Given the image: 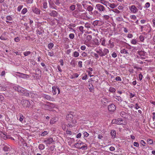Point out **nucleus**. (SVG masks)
I'll list each match as a JSON object with an SVG mask.
<instances>
[{
    "mask_svg": "<svg viewBox=\"0 0 155 155\" xmlns=\"http://www.w3.org/2000/svg\"><path fill=\"white\" fill-rule=\"evenodd\" d=\"M77 121L74 119L71 121H68V123L66 125L67 127L72 128L75 127L77 124Z\"/></svg>",
    "mask_w": 155,
    "mask_h": 155,
    "instance_id": "1",
    "label": "nucleus"
},
{
    "mask_svg": "<svg viewBox=\"0 0 155 155\" xmlns=\"http://www.w3.org/2000/svg\"><path fill=\"white\" fill-rule=\"evenodd\" d=\"M95 9L101 13L104 12L106 9L104 6L100 4H97L96 5Z\"/></svg>",
    "mask_w": 155,
    "mask_h": 155,
    "instance_id": "2",
    "label": "nucleus"
},
{
    "mask_svg": "<svg viewBox=\"0 0 155 155\" xmlns=\"http://www.w3.org/2000/svg\"><path fill=\"white\" fill-rule=\"evenodd\" d=\"M112 122L114 124H123L124 121L123 119L121 118H118L117 119L113 120Z\"/></svg>",
    "mask_w": 155,
    "mask_h": 155,
    "instance_id": "3",
    "label": "nucleus"
},
{
    "mask_svg": "<svg viewBox=\"0 0 155 155\" xmlns=\"http://www.w3.org/2000/svg\"><path fill=\"white\" fill-rule=\"evenodd\" d=\"M54 141L52 137H49L45 138L43 141V143H45L47 146L52 143Z\"/></svg>",
    "mask_w": 155,
    "mask_h": 155,
    "instance_id": "4",
    "label": "nucleus"
},
{
    "mask_svg": "<svg viewBox=\"0 0 155 155\" xmlns=\"http://www.w3.org/2000/svg\"><path fill=\"white\" fill-rule=\"evenodd\" d=\"M55 106L54 104L49 102L47 104H45V108L49 110H51L52 108H54Z\"/></svg>",
    "mask_w": 155,
    "mask_h": 155,
    "instance_id": "5",
    "label": "nucleus"
},
{
    "mask_svg": "<svg viewBox=\"0 0 155 155\" xmlns=\"http://www.w3.org/2000/svg\"><path fill=\"white\" fill-rule=\"evenodd\" d=\"M17 74H19L20 75H18V77L23 79H28L30 78V76L29 75L24 74L20 72H17Z\"/></svg>",
    "mask_w": 155,
    "mask_h": 155,
    "instance_id": "6",
    "label": "nucleus"
},
{
    "mask_svg": "<svg viewBox=\"0 0 155 155\" xmlns=\"http://www.w3.org/2000/svg\"><path fill=\"white\" fill-rule=\"evenodd\" d=\"M42 96L45 99H47L48 101H54V99L53 97H51L50 96L46 94H42Z\"/></svg>",
    "mask_w": 155,
    "mask_h": 155,
    "instance_id": "7",
    "label": "nucleus"
},
{
    "mask_svg": "<svg viewBox=\"0 0 155 155\" xmlns=\"http://www.w3.org/2000/svg\"><path fill=\"white\" fill-rule=\"evenodd\" d=\"M129 8L130 11L133 13H136L138 10L135 6L134 5L130 6Z\"/></svg>",
    "mask_w": 155,
    "mask_h": 155,
    "instance_id": "8",
    "label": "nucleus"
},
{
    "mask_svg": "<svg viewBox=\"0 0 155 155\" xmlns=\"http://www.w3.org/2000/svg\"><path fill=\"white\" fill-rule=\"evenodd\" d=\"M21 103L24 107H29L30 105L29 102L27 100H22Z\"/></svg>",
    "mask_w": 155,
    "mask_h": 155,
    "instance_id": "9",
    "label": "nucleus"
},
{
    "mask_svg": "<svg viewBox=\"0 0 155 155\" xmlns=\"http://www.w3.org/2000/svg\"><path fill=\"white\" fill-rule=\"evenodd\" d=\"M84 143L80 140L78 141V142L74 144V146L76 148L80 149L81 146L84 144Z\"/></svg>",
    "mask_w": 155,
    "mask_h": 155,
    "instance_id": "10",
    "label": "nucleus"
},
{
    "mask_svg": "<svg viewBox=\"0 0 155 155\" xmlns=\"http://www.w3.org/2000/svg\"><path fill=\"white\" fill-rule=\"evenodd\" d=\"M108 109L110 112H114L116 109V107L114 104H111L108 106Z\"/></svg>",
    "mask_w": 155,
    "mask_h": 155,
    "instance_id": "11",
    "label": "nucleus"
},
{
    "mask_svg": "<svg viewBox=\"0 0 155 155\" xmlns=\"http://www.w3.org/2000/svg\"><path fill=\"white\" fill-rule=\"evenodd\" d=\"M19 93L21 95H24L26 96H28L29 95L28 91L24 88H23V89H22Z\"/></svg>",
    "mask_w": 155,
    "mask_h": 155,
    "instance_id": "12",
    "label": "nucleus"
},
{
    "mask_svg": "<svg viewBox=\"0 0 155 155\" xmlns=\"http://www.w3.org/2000/svg\"><path fill=\"white\" fill-rule=\"evenodd\" d=\"M52 91L54 95L56 94L57 93V91L58 92V94H59L60 93V89L59 88L55 86H53L52 87Z\"/></svg>",
    "mask_w": 155,
    "mask_h": 155,
    "instance_id": "13",
    "label": "nucleus"
},
{
    "mask_svg": "<svg viewBox=\"0 0 155 155\" xmlns=\"http://www.w3.org/2000/svg\"><path fill=\"white\" fill-rule=\"evenodd\" d=\"M101 102L103 105L106 106L108 104V101L107 98L104 97L101 100Z\"/></svg>",
    "mask_w": 155,
    "mask_h": 155,
    "instance_id": "14",
    "label": "nucleus"
},
{
    "mask_svg": "<svg viewBox=\"0 0 155 155\" xmlns=\"http://www.w3.org/2000/svg\"><path fill=\"white\" fill-rule=\"evenodd\" d=\"M96 50L97 53L98 54V55L101 57H103V51L102 48H99L97 50L96 48Z\"/></svg>",
    "mask_w": 155,
    "mask_h": 155,
    "instance_id": "15",
    "label": "nucleus"
},
{
    "mask_svg": "<svg viewBox=\"0 0 155 155\" xmlns=\"http://www.w3.org/2000/svg\"><path fill=\"white\" fill-rule=\"evenodd\" d=\"M58 14L57 12L54 10H53L49 14V15L51 16L56 17L57 16Z\"/></svg>",
    "mask_w": 155,
    "mask_h": 155,
    "instance_id": "16",
    "label": "nucleus"
},
{
    "mask_svg": "<svg viewBox=\"0 0 155 155\" xmlns=\"http://www.w3.org/2000/svg\"><path fill=\"white\" fill-rule=\"evenodd\" d=\"M73 116L71 114H69L67 115L66 119L68 121H71L73 120Z\"/></svg>",
    "mask_w": 155,
    "mask_h": 155,
    "instance_id": "17",
    "label": "nucleus"
},
{
    "mask_svg": "<svg viewBox=\"0 0 155 155\" xmlns=\"http://www.w3.org/2000/svg\"><path fill=\"white\" fill-rule=\"evenodd\" d=\"M13 88L15 90L18 91L19 93L22 90V89H23V87L18 85L14 87Z\"/></svg>",
    "mask_w": 155,
    "mask_h": 155,
    "instance_id": "18",
    "label": "nucleus"
},
{
    "mask_svg": "<svg viewBox=\"0 0 155 155\" xmlns=\"http://www.w3.org/2000/svg\"><path fill=\"white\" fill-rule=\"evenodd\" d=\"M13 88L15 90L18 91L19 93L22 90V89H23V87L18 85L14 87Z\"/></svg>",
    "mask_w": 155,
    "mask_h": 155,
    "instance_id": "19",
    "label": "nucleus"
},
{
    "mask_svg": "<svg viewBox=\"0 0 155 155\" xmlns=\"http://www.w3.org/2000/svg\"><path fill=\"white\" fill-rule=\"evenodd\" d=\"M101 21H100L95 20L94 21L93 23V25L94 26H101Z\"/></svg>",
    "mask_w": 155,
    "mask_h": 155,
    "instance_id": "20",
    "label": "nucleus"
},
{
    "mask_svg": "<svg viewBox=\"0 0 155 155\" xmlns=\"http://www.w3.org/2000/svg\"><path fill=\"white\" fill-rule=\"evenodd\" d=\"M33 12L36 14H39L40 13V10L37 8L34 7L32 8Z\"/></svg>",
    "mask_w": 155,
    "mask_h": 155,
    "instance_id": "21",
    "label": "nucleus"
},
{
    "mask_svg": "<svg viewBox=\"0 0 155 155\" xmlns=\"http://www.w3.org/2000/svg\"><path fill=\"white\" fill-rule=\"evenodd\" d=\"M120 114L121 117L124 118H126L127 116V113L123 111H121L120 112Z\"/></svg>",
    "mask_w": 155,
    "mask_h": 155,
    "instance_id": "22",
    "label": "nucleus"
},
{
    "mask_svg": "<svg viewBox=\"0 0 155 155\" xmlns=\"http://www.w3.org/2000/svg\"><path fill=\"white\" fill-rule=\"evenodd\" d=\"M49 7L50 8H52L56 9L55 8V7H56L54 4L53 3V2H52L51 1H49Z\"/></svg>",
    "mask_w": 155,
    "mask_h": 155,
    "instance_id": "23",
    "label": "nucleus"
},
{
    "mask_svg": "<svg viewBox=\"0 0 155 155\" xmlns=\"http://www.w3.org/2000/svg\"><path fill=\"white\" fill-rule=\"evenodd\" d=\"M99 2L105 5L106 6H107V4L108 3V2L105 0H100Z\"/></svg>",
    "mask_w": 155,
    "mask_h": 155,
    "instance_id": "24",
    "label": "nucleus"
},
{
    "mask_svg": "<svg viewBox=\"0 0 155 155\" xmlns=\"http://www.w3.org/2000/svg\"><path fill=\"white\" fill-rule=\"evenodd\" d=\"M58 120V118L57 117H54L52 118L51 120L50 123L51 124H54Z\"/></svg>",
    "mask_w": 155,
    "mask_h": 155,
    "instance_id": "25",
    "label": "nucleus"
},
{
    "mask_svg": "<svg viewBox=\"0 0 155 155\" xmlns=\"http://www.w3.org/2000/svg\"><path fill=\"white\" fill-rule=\"evenodd\" d=\"M103 51V57L106 55L107 54L109 53V50L106 48H104Z\"/></svg>",
    "mask_w": 155,
    "mask_h": 155,
    "instance_id": "26",
    "label": "nucleus"
},
{
    "mask_svg": "<svg viewBox=\"0 0 155 155\" xmlns=\"http://www.w3.org/2000/svg\"><path fill=\"white\" fill-rule=\"evenodd\" d=\"M116 131L114 130H111V135L113 138H114L116 137Z\"/></svg>",
    "mask_w": 155,
    "mask_h": 155,
    "instance_id": "27",
    "label": "nucleus"
},
{
    "mask_svg": "<svg viewBox=\"0 0 155 155\" xmlns=\"http://www.w3.org/2000/svg\"><path fill=\"white\" fill-rule=\"evenodd\" d=\"M70 64L73 67H75L76 64V62L74 59H72L70 62Z\"/></svg>",
    "mask_w": 155,
    "mask_h": 155,
    "instance_id": "28",
    "label": "nucleus"
},
{
    "mask_svg": "<svg viewBox=\"0 0 155 155\" xmlns=\"http://www.w3.org/2000/svg\"><path fill=\"white\" fill-rule=\"evenodd\" d=\"M19 115L20 117V118L19 119V120L21 123H22V121H23L24 119V117L23 115L21 114H19Z\"/></svg>",
    "mask_w": 155,
    "mask_h": 155,
    "instance_id": "29",
    "label": "nucleus"
},
{
    "mask_svg": "<svg viewBox=\"0 0 155 155\" xmlns=\"http://www.w3.org/2000/svg\"><path fill=\"white\" fill-rule=\"evenodd\" d=\"M92 39V36L91 35H87L86 37L85 42H87L90 41Z\"/></svg>",
    "mask_w": 155,
    "mask_h": 155,
    "instance_id": "30",
    "label": "nucleus"
},
{
    "mask_svg": "<svg viewBox=\"0 0 155 155\" xmlns=\"http://www.w3.org/2000/svg\"><path fill=\"white\" fill-rule=\"evenodd\" d=\"M107 6H109L112 8H114L116 7L114 3H110L109 2L107 4Z\"/></svg>",
    "mask_w": 155,
    "mask_h": 155,
    "instance_id": "31",
    "label": "nucleus"
},
{
    "mask_svg": "<svg viewBox=\"0 0 155 155\" xmlns=\"http://www.w3.org/2000/svg\"><path fill=\"white\" fill-rule=\"evenodd\" d=\"M91 53L94 55V56H93V57H94L97 60L99 58V56L97 53H96L94 52H92Z\"/></svg>",
    "mask_w": 155,
    "mask_h": 155,
    "instance_id": "32",
    "label": "nucleus"
},
{
    "mask_svg": "<svg viewBox=\"0 0 155 155\" xmlns=\"http://www.w3.org/2000/svg\"><path fill=\"white\" fill-rule=\"evenodd\" d=\"M45 146L44 144H41L38 145V148L40 150H44L45 148Z\"/></svg>",
    "mask_w": 155,
    "mask_h": 155,
    "instance_id": "33",
    "label": "nucleus"
},
{
    "mask_svg": "<svg viewBox=\"0 0 155 155\" xmlns=\"http://www.w3.org/2000/svg\"><path fill=\"white\" fill-rule=\"evenodd\" d=\"M109 11H113L117 14H119L120 13V12L117 8L110 9Z\"/></svg>",
    "mask_w": 155,
    "mask_h": 155,
    "instance_id": "34",
    "label": "nucleus"
},
{
    "mask_svg": "<svg viewBox=\"0 0 155 155\" xmlns=\"http://www.w3.org/2000/svg\"><path fill=\"white\" fill-rule=\"evenodd\" d=\"M72 55L74 57L77 58L79 56V54L78 52L75 51L73 52Z\"/></svg>",
    "mask_w": 155,
    "mask_h": 155,
    "instance_id": "35",
    "label": "nucleus"
},
{
    "mask_svg": "<svg viewBox=\"0 0 155 155\" xmlns=\"http://www.w3.org/2000/svg\"><path fill=\"white\" fill-rule=\"evenodd\" d=\"M75 27V25L74 24H70L68 26V28L70 30H74L72 28H74Z\"/></svg>",
    "mask_w": 155,
    "mask_h": 155,
    "instance_id": "36",
    "label": "nucleus"
},
{
    "mask_svg": "<svg viewBox=\"0 0 155 155\" xmlns=\"http://www.w3.org/2000/svg\"><path fill=\"white\" fill-rule=\"evenodd\" d=\"M109 46L110 48H112L114 47V42H112L110 40L109 41Z\"/></svg>",
    "mask_w": 155,
    "mask_h": 155,
    "instance_id": "37",
    "label": "nucleus"
},
{
    "mask_svg": "<svg viewBox=\"0 0 155 155\" xmlns=\"http://www.w3.org/2000/svg\"><path fill=\"white\" fill-rule=\"evenodd\" d=\"M83 15L84 16H86L87 18L90 19L92 18V17L88 15L87 12H85L83 13Z\"/></svg>",
    "mask_w": 155,
    "mask_h": 155,
    "instance_id": "38",
    "label": "nucleus"
},
{
    "mask_svg": "<svg viewBox=\"0 0 155 155\" xmlns=\"http://www.w3.org/2000/svg\"><path fill=\"white\" fill-rule=\"evenodd\" d=\"M120 52L121 54H128L127 52V50L125 49H123L120 51Z\"/></svg>",
    "mask_w": 155,
    "mask_h": 155,
    "instance_id": "39",
    "label": "nucleus"
},
{
    "mask_svg": "<svg viewBox=\"0 0 155 155\" xmlns=\"http://www.w3.org/2000/svg\"><path fill=\"white\" fill-rule=\"evenodd\" d=\"M3 150L5 151H8L10 150V148L8 146H5L3 148Z\"/></svg>",
    "mask_w": 155,
    "mask_h": 155,
    "instance_id": "40",
    "label": "nucleus"
},
{
    "mask_svg": "<svg viewBox=\"0 0 155 155\" xmlns=\"http://www.w3.org/2000/svg\"><path fill=\"white\" fill-rule=\"evenodd\" d=\"M109 91L112 93H114L116 91L115 89L112 87H110L109 88Z\"/></svg>",
    "mask_w": 155,
    "mask_h": 155,
    "instance_id": "41",
    "label": "nucleus"
},
{
    "mask_svg": "<svg viewBox=\"0 0 155 155\" xmlns=\"http://www.w3.org/2000/svg\"><path fill=\"white\" fill-rule=\"evenodd\" d=\"M54 46V44L52 43H50L48 45V48L50 49L52 48Z\"/></svg>",
    "mask_w": 155,
    "mask_h": 155,
    "instance_id": "42",
    "label": "nucleus"
},
{
    "mask_svg": "<svg viewBox=\"0 0 155 155\" xmlns=\"http://www.w3.org/2000/svg\"><path fill=\"white\" fill-rule=\"evenodd\" d=\"M87 145L86 144H85L83 145H82L80 149H82V150H84L87 149Z\"/></svg>",
    "mask_w": 155,
    "mask_h": 155,
    "instance_id": "43",
    "label": "nucleus"
},
{
    "mask_svg": "<svg viewBox=\"0 0 155 155\" xmlns=\"http://www.w3.org/2000/svg\"><path fill=\"white\" fill-rule=\"evenodd\" d=\"M31 53V52L29 51L24 52L23 53V54L25 56H28Z\"/></svg>",
    "mask_w": 155,
    "mask_h": 155,
    "instance_id": "44",
    "label": "nucleus"
},
{
    "mask_svg": "<svg viewBox=\"0 0 155 155\" xmlns=\"http://www.w3.org/2000/svg\"><path fill=\"white\" fill-rule=\"evenodd\" d=\"M115 98L119 101H122V99L120 96H115Z\"/></svg>",
    "mask_w": 155,
    "mask_h": 155,
    "instance_id": "45",
    "label": "nucleus"
},
{
    "mask_svg": "<svg viewBox=\"0 0 155 155\" xmlns=\"http://www.w3.org/2000/svg\"><path fill=\"white\" fill-rule=\"evenodd\" d=\"M147 143L149 144H152L153 143V140L150 139H148L147 141Z\"/></svg>",
    "mask_w": 155,
    "mask_h": 155,
    "instance_id": "46",
    "label": "nucleus"
},
{
    "mask_svg": "<svg viewBox=\"0 0 155 155\" xmlns=\"http://www.w3.org/2000/svg\"><path fill=\"white\" fill-rule=\"evenodd\" d=\"M76 6L74 5H72L70 7V9L71 10L73 11L75 9Z\"/></svg>",
    "mask_w": 155,
    "mask_h": 155,
    "instance_id": "47",
    "label": "nucleus"
},
{
    "mask_svg": "<svg viewBox=\"0 0 155 155\" xmlns=\"http://www.w3.org/2000/svg\"><path fill=\"white\" fill-rule=\"evenodd\" d=\"M5 137H6V140L7 139H11L12 140H14V138H13L11 137V136L10 135H6Z\"/></svg>",
    "mask_w": 155,
    "mask_h": 155,
    "instance_id": "48",
    "label": "nucleus"
},
{
    "mask_svg": "<svg viewBox=\"0 0 155 155\" xmlns=\"http://www.w3.org/2000/svg\"><path fill=\"white\" fill-rule=\"evenodd\" d=\"M43 7L44 8L46 9L47 7V3L46 2H44L43 3Z\"/></svg>",
    "mask_w": 155,
    "mask_h": 155,
    "instance_id": "49",
    "label": "nucleus"
},
{
    "mask_svg": "<svg viewBox=\"0 0 155 155\" xmlns=\"http://www.w3.org/2000/svg\"><path fill=\"white\" fill-rule=\"evenodd\" d=\"M93 7L91 5L89 6L87 8V10H88L89 12L92 11L93 10Z\"/></svg>",
    "mask_w": 155,
    "mask_h": 155,
    "instance_id": "50",
    "label": "nucleus"
},
{
    "mask_svg": "<svg viewBox=\"0 0 155 155\" xmlns=\"http://www.w3.org/2000/svg\"><path fill=\"white\" fill-rule=\"evenodd\" d=\"M150 5L149 2H147L145 5L144 8H147L150 7Z\"/></svg>",
    "mask_w": 155,
    "mask_h": 155,
    "instance_id": "51",
    "label": "nucleus"
},
{
    "mask_svg": "<svg viewBox=\"0 0 155 155\" xmlns=\"http://www.w3.org/2000/svg\"><path fill=\"white\" fill-rule=\"evenodd\" d=\"M84 27L82 26H80L79 27V29L80 31L82 33H83L84 32Z\"/></svg>",
    "mask_w": 155,
    "mask_h": 155,
    "instance_id": "52",
    "label": "nucleus"
},
{
    "mask_svg": "<svg viewBox=\"0 0 155 155\" xmlns=\"http://www.w3.org/2000/svg\"><path fill=\"white\" fill-rule=\"evenodd\" d=\"M27 11V10L26 8H23L21 11V13L22 14H25Z\"/></svg>",
    "mask_w": 155,
    "mask_h": 155,
    "instance_id": "53",
    "label": "nucleus"
},
{
    "mask_svg": "<svg viewBox=\"0 0 155 155\" xmlns=\"http://www.w3.org/2000/svg\"><path fill=\"white\" fill-rule=\"evenodd\" d=\"M131 43L133 45H136L137 43V41L135 39H133L131 41Z\"/></svg>",
    "mask_w": 155,
    "mask_h": 155,
    "instance_id": "54",
    "label": "nucleus"
},
{
    "mask_svg": "<svg viewBox=\"0 0 155 155\" xmlns=\"http://www.w3.org/2000/svg\"><path fill=\"white\" fill-rule=\"evenodd\" d=\"M48 134V132L47 131H45L42 132L41 134V136H44Z\"/></svg>",
    "mask_w": 155,
    "mask_h": 155,
    "instance_id": "55",
    "label": "nucleus"
},
{
    "mask_svg": "<svg viewBox=\"0 0 155 155\" xmlns=\"http://www.w3.org/2000/svg\"><path fill=\"white\" fill-rule=\"evenodd\" d=\"M82 61H80L78 62V65L79 67L81 68L82 66Z\"/></svg>",
    "mask_w": 155,
    "mask_h": 155,
    "instance_id": "56",
    "label": "nucleus"
},
{
    "mask_svg": "<svg viewBox=\"0 0 155 155\" xmlns=\"http://www.w3.org/2000/svg\"><path fill=\"white\" fill-rule=\"evenodd\" d=\"M0 39L2 40H6L7 39V38L5 37L4 36L2 35L0 37Z\"/></svg>",
    "mask_w": 155,
    "mask_h": 155,
    "instance_id": "57",
    "label": "nucleus"
},
{
    "mask_svg": "<svg viewBox=\"0 0 155 155\" xmlns=\"http://www.w3.org/2000/svg\"><path fill=\"white\" fill-rule=\"evenodd\" d=\"M115 79L116 81H122L121 78L119 76H117Z\"/></svg>",
    "mask_w": 155,
    "mask_h": 155,
    "instance_id": "58",
    "label": "nucleus"
},
{
    "mask_svg": "<svg viewBox=\"0 0 155 155\" xmlns=\"http://www.w3.org/2000/svg\"><path fill=\"white\" fill-rule=\"evenodd\" d=\"M6 19L7 20L11 21L12 20V18L10 15H8L6 17Z\"/></svg>",
    "mask_w": 155,
    "mask_h": 155,
    "instance_id": "59",
    "label": "nucleus"
},
{
    "mask_svg": "<svg viewBox=\"0 0 155 155\" xmlns=\"http://www.w3.org/2000/svg\"><path fill=\"white\" fill-rule=\"evenodd\" d=\"M105 42L106 40L105 39H104L102 41L101 45L103 46H105Z\"/></svg>",
    "mask_w": 155,
    "mask_h": 155,
    "instance_id": "60",
    "label": "nucleus"
},
{
    "mask_svg": "<svg viewBox=\"0 0 155 155\" xmlns=\"http://www.w3.org/2000/svg\"><path fill=\"white\" fill-rule=\"evenodd\" d=\"M112 57L113 58H115L117 57V54L115 52H113L111 54Z\"/></svg>",
    "mask_w": 155,
    "mask_h": 155,
    "instance_id": "61",
    "label": "nucleus"
},
{
    "mask_svg": "<svg viewBox=\"0 0 155 155\" xmlns=\"http://www.w3.org/2000/svg\"><path fill=\"white\" fill-rule=\"evenodd\" d=\"M74 34L71 33L69 35V37L70 38L73 39L74 38Z\"/></svg>",
    "mask_w": 155,
    "mask_h": 155,
    "instance_id": "62",
    "label": "nucleus"
},
{
    "mask_svg": "<svg viewBox=\"0 0 155 155\" xmlns=\"http://www.w3.org/2000/svg\"><path fill=\"white\" fill-rule=\"evenodd\" d=\"M83 134H84V136L85 137H87L89 135V134L86 132H83Z\"/></svg>",
    "mask_w": 155,
    "mask_h": 155,
    "instance_id": "63",
    "label": "nucleus"
},
{
    "mask_svg": "<svg viewBox=\"0 0 155 155\" xmlns=\"http://www.w3.org/2000/svg\"><path fill=\"white\" fill-rule=\"evenodd\" d=\"M152 23L153 24V26L155 27V18H153L152 20Z\"/></svg>",
    "mask_w": 155,
    "mask_h": 155,
    "instance_id": "64",
    "label": "nucleus"
}]
</instances>
